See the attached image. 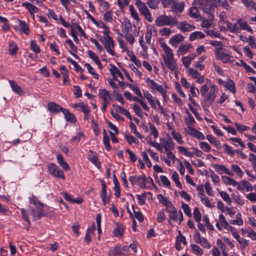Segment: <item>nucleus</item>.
<instances>
[{
    "mask_svg": "<svg viewBox=\"0 0 256 256\" xmlns=\"http://www.w3.org/2000/svg\"><path fill=\"white\" fill-rule=\"evenodd\" d=\"M206 84L202 86L200 92L202 96L204 97L203 104L204 106H210L216 97L218 91L216 86L212 84L210 80H206Z\"/></svg>",
    "mask_w": 256,
    "mask_h": 256,
    "instance_id": "f257e3e1",
    "label": "nucleus"
},
{
    "mask_svg": "<svg viewBox=\"0 0 256 256\" xmlns=\"http://www.w3.org/2000/svg\"><path fill=\"white\" fill-rule=\"evenodd\" d=\"M221 0H195V4L204 12L210 15L209 18H214L215 8L220 6Z\"/></svg>",
    "mask_w": 256,
    "mask_h": 256,
    "instance_id": "f03ea898",
    "label": "nucleus"
},
{
    "mask_svg": "<svg viewBox=\"0 0 256 256\" xmlns=\"http://www.w3.org/2000/svg\"><path fill=\"white\" fill-rule=\"evenodd\" d=\"M178 20L176 18L172 16L162 14L159 16L156 20L155 23L158 26H172L177 24Z\"/></svg>",
    "mask_w": 256,
    "mask_h": 256,
    "instance_id": "7ed1b4c3",
    "label": "nucleus"
},
{
    "mask_svg": "<svg viewBox=\"0 0 256 256\" xmlns=\"http://www.w3.org/2000/svg\"><path fill=\"white\" fill-rule=\"evenodd\" d=\"M101 42L104 45V48L106 52L110 53L112 56H114L115 52L112 50L114 47V42L110 36H104L100 39Z\"/></svg>",
    "mask_w": 256,
    "mask_h": 256,
    "instance_id": "20e7f679",
    "label": "nucleus"
},
{
    "mask_svg": "<svg viewBox=\"0 0 256 256\" xmlns=\"http://www.w3.org/2000/svg\"><path fill=\"white\" fill-rule=\"evenodd\" d=\"M49 172L54 176L64 180L65 176L64 172L54 164H50L48 166Z\"/></svg>",
    "mask_w": 256,
    "mask_h": 256,
    "instance_id": "39448f33",
    "label": "nucleus"
},
{
    "mask_svg": "<svg viewBox=\"0 0 256 256\" xmlns=\"http://www.w3.org/2000/svg\"><path fill=\"white\" fill-rule=\"evenodd\" d=\"M129 180L132 184H138L141 188H145L146 184V179L144 176H130Z\"/></svg>",
    "mask_w": 256,
    "mask_h": 256,
    "instance_id": "423d86ee",
    "label": "nucleus"
},
{
    "mask_svg": "<svg viewBox=\"0 0 256 256\" xmlns=\"http://www.w3.org/2000/svg\"><path fill=\"white\" fill-rule=\"evenodd\" d=\"M160 46L164 51V54L162 56L163 60L170 58L174 57L172 50L166 44L165 42L160 40Z\"/></svg>",
    "mask_w": 256,
    "mask_h": 256,
    "instance_id": "0eeeda50",
    "label": "nucleus"
},
{
    "mask_svg": "<svg viewBox=\"0 0 256 256\" xmlns=\"http://www.w3.org/2000/svg\"><path fill=\"white\" fill-rule=\"evenodd\" d=\"M160 142L162 147L164 148L166 152L172 150L174 148V143L169 136L166 137V139H162Z\"/></svg>",
    "mask_w": 256,
    "mask_h": 256,
    "instance_id": "6e6552de",
    "label": "nucleus"
},
{
    "mask_svg": "<svg viewBox=\"0 0 256 256\" xmlns=\"http://www.w3.org/2000/svg\"><path fill=\"white\" fill-rule=\"evenodd\" d=\"M39 206L36 207V209L32 208L31 213L34 218V220L40 219L43 216V207L44 204L38 202Z\"/></svg>",
    "mask_w": 256,
    "mask_h": 256,
    "instance_id": "1a4fd4ad",
    "label": "nucleus"
},
{
    "mask_svg": "<svg viewBox=\"0 0 256 256\" xmlns=\"http://www.w3.org/2000/svg\"><path fill=\"white\" fill-rule=\"evenodd\" d=\"M184 36L181 34H177L170 40V44L174 47L176 48L178 44L184 40Z\"/></svg>",
    "mask_w": 256,
    "mask_h": 256,
    "instance_id": "9d476101",
    "label": "nucleus"
},
{
    "mask_svg": "<svg viewBox=\"0 0 256 256\" xmlns=\"http://www.w3.org/2000/svg\"><path fill=\"white\" fill-rule=\"evenodd\" d=\"M178 28L180 29L182 32H186L192 31L195 29V26L192 25L186 22H182L179 24Z\"/></svg>",
    "mask_w": 256,
    "mask_h": 256,
    "instance_id": "9b49d317",
    "label": "nucleus"
},
{
    "mask_svg": "<svg viewBox=\"0 0 256 256\" xmlns=\"http://www.w3.org/2000/svg\"><path fill=\"white\" fill-rule=\"evenodd\" d=\"M228 29L232 32L239 33L240 32V27L238 24V20L235 24L228 22L226 24Z\"/></svg>",
    "mask_w": 256,
    "mask_h": 256,
    "instance_id": "f8f14e48",
    "label": "nucleus"
},
{
    "mask_svg": "<svg viewBox=\"0 0 256 256\" xmlns=\"http://www.w3.org/2000/svg\"><path fill=\"white\" fill-rule=\"evenodd\" d=\"M166 66L171 70L174 71L176 68V60L174 57L164 60Z\"/></svg>",
    "mask_w": 256,
    "mask_h": 256,
    "instance_id": "ddd939ff",
    "label": "nucleus"
},
{
    "mask_svg": "<svg viewBox=\"0 0 256 256\" xmlns=\"http://www.w3.org/2000/svg\"><path fill=\"white\" fill-rule=\"evenodd\" d=\"M192 48V46L190 44H181L177 50V54L183 55L186 52H188Z\"/></svg>",
    "mask_w": 256,
    "mask_h": 256,
    "instance_id": "4468645a",
    "label": "nucleus"
},
{
    "mask_svg": "<svg viewBox=\"0 0 256 256\" xmlns=\"http://www.w3.org/2000/svg\"><path fill=\"white\" fill-rule=\"evenodd\" d=\"M48 110L52 112L57 113L60 111L62 112V110H64L60 106L56 104L54 102H50L48 105Z\"/></svg>",
    "mask_w": 256,
    "mask_h": 256,
    "instance_id": "2eb2a0df",
    "label": "nucleus"
},
{
    "mask_svg": "<svg viewBox=\"0 0 256 256\" xmlns=\"http://www.w3.org/2000/svg\"><path fill=\"white\" fill-rule=\"evenodd\" d=\"M222 49L223 48L222 46L216 48L214 53L216 55L217 60H224L226 57L229 56V54L222 50Z\"/></svg>",
    "mask_w": 256,
    "mask_h": 256,
    "instance_id": "dca6fc26",
    "label": "nucleus"
},
{
    "mask_svg": "<svg viewBox=\"0 0 256 256\" xmlns=\"http://www.w3.org/2000/svg\"><path fill=\"white\" fill-rule=\"evenodd\" d=\"M124 226L118 222L116 223V228L114 230L115 236L120 238L123 236Z\"/></svg>",
    "mask_w": 256,
    "mask_h": 256,
    "instance_id": "f3484780",
    "label": "nucleus"
},
{
    "mask_svg": "<svg viewBox=\"0 0 256 256\" xmlns=\"http://www.w3.org/2000/svg\"><path fill=\"white\" fill-rule=\"evenodd\" d=\"M136 5L142 14H143L149 10L146 4L141 0H136Z\"/></svg>",
    "mask_w": 256,
    "mask_h": 256,
    "instance_id": "a211bd4d",
    "label": "nucleus"
},
{
    "mask_svg": "<svg viewBox=\"0 0 256 256\" xmlns=\"http://www.w3.org/2000/svg\"><path fill=\"white\" fill-rule=\"evenodd\" d=\"M8 82L10 84L11 88L15 92L18 94L20 95L22 94L23 91L22 90L21 87L15 81L12 80H9Z\"/></svg>",
    "mask_w": 256,
    "mask_h": 256,
    "instance_id": "6ab92c4d",
    "label": "nucleus"
},
{
    "mask_svg": "<svg viewBox=\"0 0 256 256\" xmlns=\"http://www.w3.org/2000/svg\"><path fill=\"white\" fill-rule=\"evenodd\" d=\"M102 199L104 204L109 202V199L106 198V184L104 180H102Z\"/></svg>",
    "mask_w": 256,
    "mask_h": 256,
    "instance_id": "aec40b11",
    "label": "nucleus"
},
{
    "mask_svg": "<svg viewBox=\"0 0 256 256\" xmlns=\"http://www.w3.org/2000/svg\"><path fill=\"white\" fill-rule=\"evenodd\" d=\"M238 24L240 25V31L242 30H246L248 32L252 33L253 30L252 28L249 26L248 23L245 22L244 20L239 19Z\"/></svg>",
    "mask_w": 256,
    "mask_h": 256,
    "instance_id": "412c9836",
    "label": "nucleus"
},
{
    "mask_svg": "<svg viewBox=\"0 0 256 256\" xmlns=\"http://www.w3.org/2000/svg\"><path fill=\"white\" fill-rule=\"evenodd\" d=\"M22 6L26 7L30 11L31 14H32L34 12L36 13L38 12V8L29 2H23L22 4Z\"/></svg>",
    "mask_w": 256,
    "mask_h": 256,
    "instance_id": "4be33fe9",
    "label": "nucleus"
},
{
    "mask_svg": "<svg viewBox=\"0 0 256 256\" xmlns=\"http://www.w3.org/2000/svg\"><path fill=\"white\" fill-rule=\"evenodd\" d=\"M9 54L12 56L16 55L17 53L18 48L14 41H10L8 43Z\"/></svg>",
    "mask_w": 256,
    "mask_h": 256,
    "instance_id": "5701e85b",
    "label": "nucleus"
},
{
    "mask_svg": "<svg viewBox=\"0 0 256 256\" xmlns=\"http://www.w3.org/2000/svg\"><path fill=\"white\" fill-rule=\"evenodd\" d=\"M62 112L64 115L65 118L68 121L72 122L76 121L75 116L72 114L70 113L68 110L64 108V110H62Z\"/></svg>",
    "mask_w": 256,
    "mask_h": 256,
    "instance_id": "b1692460",
    "label": "nucleus"
},
{
    "mask_svg": "<svg viewBox=\"0 0 256 256\" xmlns=\"http://www.w3.org/2000/svg\"><path fill=\"white\" fill-rule=\"evenodd\" d=\"M189 16L193 18H198L200 16V12L196 6H192L190 10Z\"/></svg>",
    "mask_w": 256,
    "mask_h": 256,
    "instance_id": "393cba45",
    "label": "nucleus"
},
{
    "mask_svg": "<svg viewBox=\"0 0 256 256\" xmlns=\"http://www.w3.org/2000/svg\"><path fill=\"white\" fill-rule=\"evenodd\" d=\"M205 36L204 34L201 32H195L192 33L190 36V41H194L196 39L203 38Z\"/></svg>",
    "mask_w": 256,
    "mask_h": 256,
    "instance_id": "a878e982",
    "label": "nucleus"
},
{
    "mask_svg": "<svg viewBox=\"0 0 256 256\" xmlns=\"http://www.w3.org/2000/svg\"><path fill=\"white\" fill-rule=\"evenodd\" d=\"M114 177V189L115 190L114 195L116 198H119L120 196V187L119 185L118 182L116 178V176L114 174L113 175Z\"/></svg>",
    "mask_w": 256,
    "mask_h": 256,
    "instance_id": "bb28decb",
    "label": "nucleus"
},
{
    "mask_svg": "<svg viewBox=\"0 0 256 256\" xmlns=\"http://www.w3.org/2000/svg\"><path fill=\"white\" fill-rule=\"evenodd\" d=\"M169 214V218L172 219L174 221H177L178 220V214L176 209L174 207L167 211Z\"/></svg>",
    "mask_w": 256,
    "mask_h": 256,
    "instance_id": "cd10ccee",
    "label": "nucleus"
},
{
    "mask_svg": "<svg viewBox=\"0 0 256 256\" xmlns=\"http://www.w3.org/2000/svg\"><path fill=\"white\" fill-rule=\"evenodd\" d=\"M110 256H124L120 247L116 246L109 252Z\"/></svg>",
    "mask_w": 256,
    "mask_h": 256,
    "instance_id": "c85d7f7f",
    "label": "nucleus"
},
{
    "mask_svg": "<svg viewBox=\"0 0 256 256\" xmlns=\"http://www.w3.org/2000/svg\"><path fill=\"white\" fill-rule=\"evenodd\" d=\"M99 96L103 100H108L110 98V94L106 89H100L99 90Z\"/></svg>",
    "mask_w": 256,
    "mask_h": 256,
    "instance_id": "c756f323",
    "label": "nucleus"
},
{
    "mask_svg": "<svg viewBox=\"0 0 256 256\" xmlns=\"http://www.w3.org/2000/svg\"><path fill=\"white\" fill-rule=\"evenodd\" d=\"M184 2H178V1H175V4L172 8L174 11L182 12L184 9Z\"/></svg>",
    "mask_w": 256,
    "mask_h": 256,
    "instance_id": "7c9ffc66",
    "label": "nucleus"
},
{
    "mask_svg": "<svg viewBox=\"0 0 256 256\" xmlns=\"http://www.w3.org/2000/svg\"><path fill=\"white\" fill-rule=\"evenodd\" d=\"M222 179L224 183L226 184L235 186H236V184H238V182H236L234 178L228 177V176H222Z\"/></svg>",
    "mask_w": 256,
    "mask_h": 256,
    "instance_id": "2f4dec72",
    "label": "nucleus"
},
{
    "mask_svg": "<svg viewBox=\"0 0 256 256\" xmlns=\"http://www.w3.org/2000/svg\"><path fill=\"white\" fill-rule=\"evenodd\" d=\"M232 170L240 178H242L243 176V172L240 167L237 164H232L231 166Z\"/></svg>",
    "mask_w": 256,
    "mask_h": 256,
    "instance_id": "473e14b6",
    "label": "nucleus"
},
{
    "mask_svg": "<svg viewBox=\"0 0 256 256\" xmlns=\"http://www.w3.org/2000/svg\"><path fill=\"white\" fill-rule=\"evenodd\" d=\"M19 25L21 27L22 31L26 34L28 35L29 34L30 29L28 25L26 22L22 20H19Z\"/></svg>",
    "mask_w": 256,
    "mask_h": 256,
    "instance_id": "72a5a7b5",
    "label": "nucleus"
},
{
    "mask_svg": "<svg viewBox=\"0 0 256 256\" xmlns=\"http://www.w3.org/2000/svg\"><path fill=\"white\" fill-rule=\"evenodd\" d=\"M74 107L80 108V110L84 113L90 110V108L88 104L83 102H79L74 104Z\"/></svg>",
    "mask_w": 256,
    "mask_h": 256,
    "instance_id": "f704fd0d",
    "label": "nucleus"
},
{
    "mask_svg": "<svg viewBox=\"0 0 256 256\" xmlns=\"http://www.w3.org/2000/svg\"><path fill=\"white\" fill-rule=\"evenodd\" d=\"M186 113L188 116L185 118L186 123L188 126H192L195 120L188 110H186Z\"/></svg>",
    "mask_w": 256,
    "mask_h": 256,
    "instance_id": "c9c22d12",
    "label": "nucleus"
},
{
    "mask_svg": "<svg viewBox=\"0 0 256 256\" xmlns=\"http://www.w3.org/2000/svg\"><path fill=\"white\" fill-rule=\"evenodd\" d=\"M172 136L179 144H183V141L182 140V136L180 134L175 131L174 130H172Z\"/></svg>",
    "mask_w": 256,
    "mask_h": 256,
    "instance_id": "e433bc0d",
    "label": "nucleus"
},
{
    "mask_svg": "<svg viewBox=\"0 0 256 256\" xmlns=\"http://www.w3.org/2000/svg\"><path fill=\"white\" fill-rule=\"evenodd\" d=\"M172 178V180L175 182L176 186L180 188H182V185L178 180L179 176L176 172H173Z\"/></svg>",
    "mask_w": 256,
    "mask_h": 256,
    "instance_id": "4c0bfd02",
    "label": "nucleus"
},
{
    "mask_svg": "<svg viewBox=\"0 0 256 256\" xmlns=\"http://www.w3.org/2000/svg\"><path fill=\"white\" fill-rule=\"evenodd\" d=\"M236 220H231L230 223L232 224H238V226H242L243 224V220L241 218V214H238L236 216Z\"/></svg>",
    "mask_w": 256,
    "mask_h": 256,
    "instance_id": "58836bf2",
    "label": "nucleus"
},
{
    "mask_svg": "<svg viewBox=\"0 0 256 256\" xmlns=\"http://www.w3.org/2000/svg\"><path fill=\"white\" fill-rule=\"evenodd\" d=\"M84 66L86 68L89 73H90V74L94 76V78L96 79L98 78V74L95 72L94 69L92 66H91L89 64H84Z\"/></svg>",
    "mask_w": 256,
    "mask_h": 256,
    "instance_id": "ea45409f",
    "label": "nucleus"
},
{
    "mask_svg": "<svg viewBox=\"0 0 256 256\" xmlns=\"http://www.w3.org/2000/svg\"><path fill=\"white\" fill-rule=\"evenodd\" d=\"M111 68L110 69V72H113L114 74H117L122 80L124 79V76L120 70L114 64H110Z\"/></svg>",
    "mask_w": 256,
    "mask_h": 256,
    "instance_id": "a19ab883",
    "label": "nucleus"
},
{
    "mask_svg": "<svg viewBox=\"0 0 256 256\" xmlns=\"http://www.w3.org/2000/svg\"><path fill=\"white\" fill-rule=\"evenodd\" d=\"M146 82L148 84V86H150V88L152 90H156V88H157L158 84L152 80H150V78H147L146 80Z\"/></svg>",
    "mask_w": 256,
    "mask_h": 256,
    "instance_id": "79ce46f5",
    "label": "nucleus"
},
{
    "mask_svg": "<svg viewBox=\"0 0 256 256\" xmlns=\"http://www.w3.org/2000/svg\"><path fill=\"white\" fill-rule=\"evenodd\" d=\"M88 158L90 162L94 164L98 168H100V162L98 161V158L96 155H94L92 156H90V155Z\"/></svg>",
    "mask_w": 256,
    "mask_h": 256,
    "instance_id": "37998d69",
    "label": "nucleus"
},
{
    "mask_svg": "<svg viewBox=\"0 0 256 256\" xmlns=\"http://www.w3.org/2000/svg\"><path fill=\"white\" fill-rule=\"evenodd\" d=\"M128 56L131 60L138 67H141V62L140 60L136 58L132 52L129 54Z\"/></svg>",
    "mask_w": 256,
    "mask_h": 256,
    "instance_id": "c03bdc74",
    "label": "nucleus"
},
{
    "mask_svg": "<svg viewBox=\"0 0 256 256\" xmlns=\"http://www.w3.org/2000/svg\"><path fill=\"white\" fill-rule=\"evenodd\" d=\"M220 194L222 198L228 204H230L232 201L230 198L228 194L226 192L224 191H222L220 192Z\"/></svg>",
    "mask_w": 256,
    "mask_h": 256,
    "instance_id": "a18cd8bd",
    "label": "nucleus"
},
{
    "mask_svg": "<svg viewBox=\"0 0 256 256\" xmlns=\"http://www.w3.org/2000/svg\"><path fill=\"white\" fill-rule=\"evenodd\" d=\"M194 217L195 220L198 222H200L202 218V214L197 208H195L194 210Z\"/></svg>",
    "mask_w": 256,
    "mask_h": 256,
    "instance_id": "49530a36",
    "label": "nucleus"
},
{
    "mask_svg": "<svg viewBox=\"0 0 256 256\" xmlns=\"http://www.w3.org/2000/svg\"><path fill=\"white\" fill-rule=\"evenodd\" d=\"M130 10L131 16L133 17V18L137 22H138L140 20V18L136 10L134 9L132 5H130Z\"/></svg>",
    "mask_w": 256,
    "mask_h": 256,
    "instance_id": "de8ad7c7",
    "label": "nucleus"
},
{
    "mask_svg": "<svg viewBox=\"0 0 256 256\" xmlns=\"http://www.w3.org/2000/svg\"><path fill=\"white\" fill-rule=\"evenodd\" d=\"M220 222L222 226L226 229H228L230 226L228 222H226L224 216L222 214H220L219 216Z\"/></svg>",
    "mask_w": 256,
    "mask_h": 256,
    "instance_id": "09e8293b",
    "label": "nucleus"
},
{
    "mask_svg": "<svg viewBox=\"0 0 256 256\" xmlns=\"http://www.w3.org/2000/svg\"><path fill=\"white\" fill-rule=\"evenodd\" d=\"M242 2L246 7L256 10V4L252 0H242Z\"/></svg>",
    "mask_w": 256,
    "mask_h": 256,
    "instance_id": "8fccbe9b",
    "label": "nucleus"
},
{
    "mask_svg": "<svg viewBox=\"0 0 256 256\" xmlns=\"http://www.w3.org/2000/svg\"><path fill=\"white\" fill-rule=\"evenodd\" d=\"M159 2V0H149L147 2V4L150 8L156 9L157 8Z\"/></svg>",
    "mask_w": 256,
    "mask_h": 256,
    "instance_id": "3c124183",
    "label": "nucleus"
},
{
    "mask_svg": "<svg viewBox=\"0 0 256 256\" xmlns=\"http://www.w3.org/2000/svg\"><path fill=\"white\" fill-rule=\"evenodd\" d=\"M132 208L134 210V216L140 222H142L144 220V217L141 212L140 211H136L134 208V206H132Z\"/></svg>",
    "mask_w": 256,
    "mask_h": 256,
    "instance_id": "603ef678",
    "label": "nucleus"
},
{
    "mask_svg": "<svg viewBox=\"0 0 256 256\" xmlns=\"http://www.w3.org/2000/svg\"><path fill=\"white\" fill-rule=\"evenodd\" d=\"M192 249L193 250V252L196 254L198 255H202L203 253V251L202 249L196 244H192L191 245Z\"/></svg>",
    "mask_w": 256,
    "mask_h": 256,
    "instance_id": "864d4df0",
    "label": "nucleus"
},
{
    "mask_svg": "<svg viewBox=\"0 0 256 256\" xmlns=\"http://www.w3.org/2000/svg\"><path fill=\"white\" fill-rule=\"evenodd\" d=\"M128 86L131 88L132 90H134L135 93L140 98H142V94L140 92V90L139 88L137 86H134L132 84H127Z\"/></svg>",
    "mask_w": 256,
    "mask_h": 256,
    "instance_id": "5fc2aeb1",
    "label": "nucleus"
},
{
    "mask_svg": "<svg viewBox=\"0 0 256 256\" xmlns=\"http://www.w3.org/2000/svg\"><path fill=\"white\" fill-rule=\"evenodd\" d=\"M206 137L210 143L216 146H218L220 144V142L218 140H216L212 136L208 134Z\"/></svg>",
    "mask_w": 256,
    "mask_h": 256,
    "instance_id": "6e6d98bb",
    "label": "nucleus"
},
{
    "mask_svg": "<svg viewBox=\"0 0 256 256\" xmlns=\"http://www.w3.org/2000/svg\"><path fill=\"white\" fill-rule=\"evenodd\" d=\"M130 128L133 131L134 134L138 138H140V139L142 138L143 136L138 132L136 131V126L134 124L131 122H130Z\"/></svg>",
    "mask_w": 256,
    "mask_h": 256,
    "instance_id": "4d7b16f0",
    "label": "nucleus"
},
{
    "mask_svg": "<svg viewBox=\"0 0 256 256\" xmlns=\"http://www.w3.org/2000/svg\"><path fill=\"white\" fill-rule=\"evenodd\" d=\"M226 87L232 92H236L234 84L232 80H228L226 84Z\"/></svg>",
    "mask_w": 256,
    "mask_h": 256,
    "instance_id": "13d9d810",
    "label": "nucleus"
},
{
    "mask_svg": "<svg viewBox=\"0 0 256 256\" xmlns=\"http://www.w3.org/2000/svg\"><path fill=\"white\" fill-rule=\"evenodd\" d=\"M178 0H162V2L164 7H171L172 8V6H174L175 4V1Z\"/></svg>",
    "mask_w": 256,
    "mask_h": 256,
    "instance_id": "bf43d9fd",
    "label": "nucleus"
},
{
    "mask_svg": "<svg viewBox=\"0 0 256 256\" xmlns=\"http://www.w3.org/2000/svg\"><path fill=\"white\" fill-rule=\"evenodd\" d=\"M133 109H134V111L136 114L138 116H140V118L142 117L143 112L138 105L137 104H134L133 106Z\"/></svg>",
    "mask_w": 256,
    "mask_h": 256,
    "instance_id": "052dcab7",
    "label": "nucleus"
},
{
    "mask_svg": "<svg viewBox=\"0 0 256 256\" xmlns=\"http://www.w3.org/2000/svg\"><path fill=\"white\" fill-rule=\"evenodd\" d=\"M194 238L196 243L200 244L205 238L202 237L198 232L196 231L194 236Z\"/></svg>",
    "mask_w": 256,
    "mask_h": 256,
    "instance_id": "680f3d73",
    "label": "nucleus"
},
{
    "mask_svg": "<svg viewBox=\"0 0 256 256\" xmlns=\"http://www.w3.org/2000/svg\"><path fill=\"white\" fill-rule=\"evenodd\" d=\"M30 48L36 54L40 52V48L34 40L30 42Z\"/></svg>",
    "mask_w": 256,
    "mask_h": 256,
    "instance_id": "e2e57ef3",
    "label": "nucleus"
},
{
    "mask_svg": "<svg viewBox=\"0 0 256 256\" xmlns=\"http://www.w3.org/2000/svg\"><path fill=\"white\" fill-rule=\"evenodd\" d=\"M149 124H150V130L151 132V134L154 136V138H157L158 136V132L156 128L155 127V126L154 124H152L150 123H149Z\"/></svg>",
    "mask_w": 256,
    "mask_h": 256,
    "instance_id": "0e129e2a",
    "label": "nucleus"
},
{
    "mask_svg": "<svg viewBox=\"0 0 256 256\" xmlns=\"http://www.w3.org/2000/svg\"><path fill=\"white\" fill-rule=\"evenodd\" d=\"M203 222H204L208 228L210 230H214V226L210 223L208 217L207 216H204L203 218Z\"/></svg>",
    "mask_w": 256,
    "mask_h": 256,
    "instance_id": "69168bd1",
    "label": "nucleus"
},
{
    "mask_svg": "<svg viewBox=\"0 0 256 256\" xmlns=\"http://www.w3.org/2000/svg\"><path fill=\"white\" fill-rule=\"evenodd\" d=\"M126 40L130 44H132L134 42V38L132 34L126 33L124 36Z\"/></svg>",
    "mask_w": 256,
    "mask_h": 256,
    "instance_id": "338daca9",
    "label": "nucleus"
},
{
    "mask_svg": "<svg viewBox=\"0 0 256 256\" xmlns=\"http://www.w3.org/2000/svg\"><path fill=\"white\" fill-rule=\"evenodd\" d=\"M248 160L251 162L252 164L253 168L255 169L256 168V156L252 153L250 154Z\"/></svg>",
    "mask_w": 256,
    "mask_h": 256,
    "instance_id": "774afa93",
    "label": "nucleus"
}]
</instances>
